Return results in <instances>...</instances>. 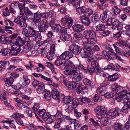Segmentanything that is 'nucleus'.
<instances>
[{"label": "nucleus", "instance_id": "1", "mask_svg": "<svg viewBox=\"0 0 130 130\" xmlns=\"http://www.w3.org/2000/svg\"><path fill=\"white\" fill-rule=\"evenodd\" d=\"M79 69L83 70L84 72H87L86 68L83 65H75L73 63L71 68H67L64 71V74L73 77L72 78L73 81L78 82L81 80L83 77V75L79 72Z\"/></svg>", "mask_w": 130, "mask_h": 130}, {"label": "nucleus", "instance_id": "2", "mask_svg": "<svg viewBox=\"0 0 130 130\" xmlns=\"http://www.w3.org/2000/svg\"><path fill=\"white\" fill-rule=\"evenodd\" d=\"M84 34L85 38L83 39L82 42L93 47L96 51H99L100 48L97 45L95 44L97 42L96 40L95 39L96 36L95 33L92 30H88L84 31Z\"/></svg>", "mask_w": 130, "mask_h": 130}, {"label": "nucleus", "instance_id": "3", "mask_svg": "<svg viewBox=\"0 0 130 130\" xmlns=\"http://www.w3.org/2000/svg\"><path fill=\"white\" fill-rule=\"evenodd\" d=\"M83 44L85 47L82 50L81 48L79 54L82 58H87L90 55L94 53L95 52V50L93 46H91V45H87L84 43L83 42Z\"/></svg>", "mask_w": 130, "mask_h": 130}, {"label": "nucleus", "instance_id": "4", "mask_svg": "<svg viewBox=\"0 0 130 130\" xmlns=\"http://www.w3.org/2000/svg\"><path fill=\"white\" fill-rule=\"evenodd\" d=\"M115 98L118 102H127V100H130V92L127 93L126 91L124 90L115 95Z\"/></svg>", "mask_w": 130, "mask_h": 130}, {"label": "nucleus", "instance_id": "5", "mask_svg": "<svg viewBox=\"0 0 130 130\" xmlns=\"http://www.w3.org/2000/svg\"><path fill=\"white\" fill-rule=\"evenodd\" d=\"M36 32V31L34 28L31 27H29L28 29L26 28H23L22 29V33L25 36L26 41L30 40V38L33 37Z\"/></svg>", "mask_w": 130, "mask_h": 130}, {"label": "nucleus", "instance_id": "6", "mask_svg": "<svg viewBox=\"0 0 130 130\" xmlns=\"http://www.w3.org/2000/svg\"><path fill=\"white\" fill-rule=\"evenodd\" d=\"M107 81L104 82V83L106 82V86L109 84L108 83H107ZM105 86L106 85H104V86L101 85L99 86L97 89V92L101 94L102 95H103L105 97L107 98L113 97L115 94L112 91L111 92H105L106 90Z\"/></svg>", "mask_w": 130, "mask_h": 130}, {"label": "nucleus", "instance_id": "7", "mask_svg": "<svg viewBox=\"0 0 130 130\" xmlns=\"http://www.w3.org/2000/svg\"><path fill=\"white\" fill-rule=\"evenodd\" d=\"M76 11L79 15L84 14L85 16L89 17L93 13V11L92 9L86 8L85 6L79 7L76 9Z\"/></svg>", "mask_w": 130, "mask_h": 130}, {"label": "nucleus", "instance_id": "8", "mask_svg": "<svg viewBox=\"0 0 130 130\" xmlns=\"http://www.w3.org/2000/svg\"><path fill=\"white\" fill-rule=\"evenodd\" d=\"M102 54L107 59L109 60L111 59H117L121 61L123 60L120 55L119 56L117 54H110L108 53V51L107 52L106 51H102Z\"/></svg>", "mask_w": 130, "mask_h": 130}, {"label": "nucleus", "instance_id": "9", "mask_svg": "<svg viewBox=\"0 0 130 130\" xmlns=\"http://www.w3.org/2000/svg\"><path fill=\"white\" fill-rule=\"evenodd\" d=\"M63 59L60 58H57L55 62V63L56 66H60L62 65L64 66V68L66 67H69L68 68H71L72 65L73 64V63L70 60H67L66 61H63Z\"/></svg>", "mask_w": 130, "mask_h": 130}, {"label": "nucleus", "instance_id": "10", "mask_svg": "<svg viewBox=\"0 0 130 130\" xmlns=\"http://www.w3.org/2000/svg\"><path fill=\"white\" fill-rule=\"evenodd\" d=\"M113 45L116 52L118 54L120 53L121 51L118 46H120L123 48H126V47L128 46V44L126 42L122 40H119Z\"/></svg>", "mask_w": 130, "mask_h": 130}, {"label": "nucleus", "instance_id": "11", "mask_svg": "<svg viewBox=\"0 0 130 130\" xmlns=\"http://www.w3.org/2000/svg\"><path fill=\"white\" fill-rule=\"evenodd\" d=\"M73 23V21L72 19L68 16L64 17L62 19L61 21V26L68 28H69L71 27Z\"/></svg>", "mask_w": 130, "mask_h": 130}, {"label": "nucleus", "instance_id": "12", "mask_svg": "<svg viewBox=\"0 0 130 130\" xmlns=\"http://www.w3.org/2000/svg\"><path fill=\"white\" fill-rule=\"evenodd\" d=\"M46 13H41L38 11L34 14L33 18L32 19L34 23H39L41 21L42 17L44 18L46 17Z\"/></svg>", "mask_w": 130, "mask_h": 130}, {"label": "nucleus", "instance_id": "13", "mask_svg": "<svg viewBox=\"0 0 130 130\" xmlns=\"http://www.w3.org/2000/svg\"><path fill=\"white\" fill-rule=\"evenodd\" d=\"M48 27V24L46 20H43L41 21L40 25H38L39 31L40 33L45 32Z\"/></svg>", "mask_w": 130, "mask_h": 130}, {"label": "nucleus", "instance_id": "14", "mask_svg": "<svg viewBox=\"0 0 130 130\" xmlns=\"http://www.w3.org/2000/svg\"><path fill=\"white\" fill-rule=\"evenodd\" d=\"M71 102V103L66 105V110L69 113L71 112L72 111L73 107H76L78 105V101H77L75 99H73Z\"/></svg>", "mask_w": 130, "mask_h": 130}, {"label": "nucleus", "instance_id": "15", "mask_svg": "<svg viewBox=\"0 0 130 130\" xmlns=\"http://www.w3.org/2000/svg\"><path fill=\"white\" fill-rule=\"evenodd\" d=\"M63 83L67 88L70 90L74 89L76 88L77 83L73 80L72 82H69L64 77H62Z\"/></svg>", "mask_w": 130, "mask_h": 130}, {"label": "nucleus", "instance_id": "16", "mask_svg": "<svg viewBox=\"0 0 130 130\" xmlns=\"http://www.w3.org/2000/svg\"><path fill=\"white\" fill-rule=\"evenodd\" d=\"M55 45L54 44H52L50 47V52L47 53V58L50 61L52 60L56 57V56L55 54Z\"/></svg>", "mask_w": 130, "mask_h": 130}, {"label": "nucleus", "instance_id": "17", "mask_svg": "<svg viewBox=\"0 0 130 130\" xmlns=\"http://www.w3.org/2000/svg\"><path fill=\"white\" fill-rule=\"evenodd\" d=\"M38 114L39 116L42 117L44 121L51 116L48 112H46L44 109L39 110L38 111Z\"/></svg>", "mask_w": 130, "mask_h": 130}, {"label": "nucleus", "instance_id": "18", "mask_svg": "<svg viewBox=\"0 0 130 130\" xmlns=\"http://www.w3.org/2000/svg\"><path fill=\"white\" fill-rule=\"evenodd\" d=\"M70 51L75 55L79 54L80 51L81 50V48L79 46L76 44H73L70 46Z\"/></svg>", "mask_w": 130, "mask_h": 130}, {"label": "nucleus", "instance_id": "19", "mask_svg": "<svg viewBox=\"0 0 130 130\" xmlns=\"http://www.w3.org/2000/svg\"><path fill=\"white\" fill-rule=\"evenodd\" d=\"M73 55L71 51H66L59 56V58L63 60H68L73 57Z\"/></svg>", "mask_w": 130, "mask_h": 130}, {"label": "nucleus", "instance_id": "20", "mask_svg": "<svg viewBox=\"0 0 130 130\" xmlns=\"http://www.w3.org/2000/svg\"><path fill=\"white\" fill-rule=\"evenodd\" d=\"M68 1L76 8L80 6L82 2V0H64V1L63 0H61V2L64 3V1L67 2Z\"/></svg>", "mask_w": 130, "mask_h": 130}, {"label": "nucleus", "instance_id": "21", "mask_svg": "<svg viewBox=\"0 0 130 130\" xmlns=\"http://www.w3.org/2000/svg\"><path fill=\"white\" fill-rule=\"evenodd\" d=\"M21 21L19 18L15 19L14 20V22L19 25L21 27L26 28L27 27V24L25 21L26 20H22Z\"/></svg>", "mask_w": 130, "mask_h": 130}, {"label": "nucleus", "instance_id": "22", "mask_svg": "<svg viewBox=\"0 0 130 130\" xmlns=\"http://www.w3.org/2000/svg\"><path fill=\"white\" fill-rule=\"evenodd\" d=\"M95 111L96 114L99 116L104 115L106 112V111L105 108L103 107H97L96 108Z\"/></svg>", "mask_w": 130, "mask_h": 130}, {"label": "nucleus", "instance_id": "23", "mask_svg": "<svg viewBox=\"0 0 130 130\" xmlns=\"http://www.w3.org/2000/svg\"><path fill=\"white\" fill-rule=\"evenodd\" d=\"M127 102L123 103L126 104L124 105L121 110V112L125 113H127L130 110V100H127Z\"/></svg>", "mask_w": 130, "mask_h": 130}, {"label": "nucleus", "instance_id": "24", "mask_svg": "<svg viewBox=\"0 0 130 130\" xmlns=\"http://www.w3.org/2000/svg\"><path fill=\"white\" fill-rule=\"evenodd\" d=\"M80 19L83 24L87 26H89L90 23V21L89 18L84 15L80 16Z\"/></svg>", "mask_w": 130, "mask_h": 130}, {"label": "nucleus", "instance_id": "25", "mask_svg": "<svg viewBox=\"0 0 130 130\" xmlns=\"http://www.w3.org/2000/svg\"><path fill=\"white\" fill-rule=\"evenodd\" d=\"M111 88L112 89V91L115 94H117V92H120L121 90V87L117 83H115L112 85Z\"/></svg>", "mask_w": 130, "mask_h": 130}, {"label": "nucleus", "instance_id": "26", "mask_svg": "<svg viewBox=\"0 0 130 130\" xmlns=\"http://www.w3.org/2000/svg\"><path fill=\"white\" fill-rule=\"evenodd\" d=\"M73 30L76 32H81L85 29L84 27L79 24L74 25L72 26Z\"/></svg>", "mask_w": 130, "mask_h": 130}, {"label": "nucleus", "instance_id": "27", "mask_svg": "<svg viewBox=\"0 0 130 130\" xmlns=\"http://www.w3.org/2000/svg\"><path fill=\"white\" fill-rule=\"evenodd\" d=\"M112 28L113 29H115L117 28V29H119L121 24L120 23L119 21L117 19L112 20Z\"/></svg>", "mask_w": 130, "mask_h": 130}, {"label": "nucleus", "instance_id": "28", "mask_svg": "<svg viewBox=\"0 0 130 130\" xmlns=\"http://www.w3.org/2000/svg\"><path fill=\"white\" fill-rule=\"evenodd\" d=\"M60 38L63 41L70 42L71 41L72 39L70 35L67 34H62L60 36Z\"/></svg>", "mask_w": 130, "mask_h": 130}, {"label": "nucleus", "instance_id": "29", "mask_svg": "<svg viewBox=\"0 0 130 130\" xmlns=\"http://www.w3.org/2000/svg\"><path fill=\"white\" fill-rule=\"evenodd\" d=\"M110 120L109 119L107 118L106 115L105 117L101 118L100 120V121L101 123L102 126L103 127L109 124V121Z\"/></svg>", "mask_w": 130, "mask_h": 130}, {"label": "nucleus", "instance_id": "30", "mask_svg": "<svg viewBox=\"0 0 130 130\" xmlns=\"http://www.w3.org/2000/svg\"><path fill=\"white\" fill-rule=\"evenodd\" d=\"M0 71H3L6 67H7L9 64V62L8 61H2L0 62Z\"/></svg>", "mask_w": 130, "mask_h": 130}, {"label": "nucleus", "instance_id": "31", "mask_svg": "<svg viewBox=\"0 0 130 130\" xmlns=\"http://www.w3.org/2000/svg\"><path fill=\"white\" fill-rule=\"evenodd\" d=\"M103 13L100 15V19L103 22H105L107 20V13L108 12V10H105L103 11Z\"/></svg>", "mask_w": 130, "mask_h": 130}, {"label": "nucleus", "instance_id": "32", "mask_svg": "<svg viewBox=\"0 0 130 130\" xmlns=\"http://www.w3.org/2000/svg\"><path fill=\"white\" fill-rule=\"evenodd\" d=\"M9 39V38H6L4 35H2L0 37V41L1 43L4 44H7L11 43V40H8Z\"/></svg>", "mask_w": 130, "mask_h": 130}, {"label": "nucleus", "instance_id": "33", "mask_svg": "<svg viewBox=\"0 0 130 130\" xmlns=\"http://www.w3.org/2000/svg\"><path fill=\"white\" fill-rule=\"evenodd\" d=\"M99 17L98 14L97 12L94 13L93 15L91 16V20L93 23H96L99 21Z\"/></svg>", "mask_w": 130, "mask_h": 130}, {"label": "nucleus", "instance_id": "34", "mask_svg": "<svg viewBox=\"0 0 130 130\" xmlns=\"http://www.w3.org/2000/svg\"><path fill=\"white\" fill-rule=\"evenodd\" d=\"M6 85L7 87L11 86L14 81V79L12 77H10L9 78H6L4 79Z\"/></svg>", "mask_w": 130, "mask_h": 130}, {"label": "nucleus", "instance_id": "35", "mask_svg": "<svg viewBox=\"0 0 130 130\" xmlns=\"http://www.w3.org/2000/svg\"><path fill=\"white\" fill-rule=\"evenodd\" d=\"M80 99V101L82 102V104L84 105H86L91 101L90 99L89 98L82 97Z\"/></svg>", "mask_w": 130, "mask_h": 130}, {"label": "nucleus", "instance_id": "36", "mask_svg": "<svg viewBox=\"0 0 130 130\" xmlns=\"http://www.w3.org/2000/svg\"><path fill=\"white\" fill-rule=\"evenodd\" d=\"M121 30L125 32L127 36L130 37V24L127 25L125 27L122 28Z\"/></svg>", "mask_w": 130, "mask_h": 130}, {"label": "nucleus", "instance_id": "37", "mask_svg": "<svg viewBox=\"0 0 130 130\" xmlns=\"http://www.w3.org/2000/svg\"><path fill=\"white\" fill-rule=\"evenodd\" d=\"M50 25L52 29L54 30L55 32H58L59 31V26L61 27V26L60 24L56 25L55 24L53 23L51 21V22L50 23Z\"/></svg>", "mask_w": 130, "mask_h": 130}, {"label": "nucleus", "instance_id": "38", "mask_svg": "<svg viewBox=\"0 0 130 130\" xmlns=\"http://www.w3.org/2000/svg\"><path fill=\"white\" fill-rule=\"evenodd\" d=\"M0 99L2 101L3 100H5L4 101V103L6 106L8 108H10L11 109H13V107L10 105V104L9 103H8L7 101V99L4 96H3L1 94H0Z\"/></svg>", "mask_w": 130, "mask_h": 130}, {"label": "nucleus", "instance_id": "39", "mask_svg": "<svg viewBox=\"0 0 130 130\" xmlns=\"http://www.w3.org/2000/svg\"><path fill=\"white\" fill-rule=\"evenodd\" d=\"M89 60L90 62H91V66L95 68L97 67H99V65L98 63L96 61V60L93 58H89Z\"/></svg>", "mask_w": 130, "mask_h": 130}, {"label": "nucleus", "instance_id": "40", "mask_svg": "<svg viewBox=\"0 0 130 130\" xmlns=\"http://www.w3.org/2000/svg\"><path fill=\"white\" fill-rule=\"evenodd\" d=\"M71 98L70 96H66L64 97L63 96V98H62V100L61 101L64 104L67 105L71 102Z\"/></svg>", "mask_w": 130, "mask_h": 130}, {"label": "nucleus", "instance_id": "41", "mask_svg": "<svg viewBox=\"0 0 130 130\" xmlns=\"http://www.w3.org/2000/svg\"><path fill=\"white\" fill-rule=\"evenodd\" d=\"M117 66L116 65H113V64L111 63L110 65H108L106 66L104 68L105 70L113 71L114 70H117Z\"/></svg>", "mask_w": 130, "mask_h": 130}, {"label": "nucleus", "instance_id": "42", "mask_svg": "<svg viewBox=\"0 0 130 130\" xmlns=\"http://www.w3.org/2000/svg\"><path fill=\"white\" fill-rule=\"evenodd\" d=\"M83 83L86 87H91L93 86V83L91 81L87 78L84 79Z\"/></svg>", "mask_w": 130, "mask_h": 130}, {"label": "nucleus", "instance_id": "43", "mask_svg": "<svg viewBox=\"0 0 130 130\" xmlns=\"http://www.w3.org/2000/svg\"><path fill=\"white\" fill-rule=\"evenodd\" d=\"M44 93V97L46 100L50 101L51 98V96L50 92L47 90H45Z\"/></svg>", "mask_w": 130, "mask_h": 130}, {"label": "nucleus", "instance_id": "44", "mask_svg": "<svg viewBox=\"0 0 130 130\" xmlns=\"http://www.w3.org/2000/svg\"><path fill=\"white\" fill-rule=\"evenodd\" d=\"M15 43L20 46H22L24 44V40L20 37H18Z\"/></svg>", "mask_w": 130, "mask_h": 130}, {"label": "nucleus", "instance_id": "45", "mask_svg": "<svg viewBox=\"0 0 130 130\" xmlns=\"http://www.w3.org/2000/svg\"><path fill=\"white\" fill-rule=\"evenodd\" d=\"M112 11L114 15L119 14L121 11V9L118 8L116 6H114L112 8Z\"/></svg>", "mask_w": 130, "mask_h": 130}, {"label": "nucleus", "instance_id": "46", "mask_svg": "<svg viewBox=\"0 0 130 130\" xmlns=\"http://www.w3.org/2000/svg\"><path fill=\"white\" fill-rule=\"evenodd\" d=\"M74 39L76 41H78L82 39L83 36L80 33H77L74 34Z\"/></svg>", "mask_w": 130, "mask_h": 130}, {"label": "nucleus", "instance_id": "47", "mask_svg": "<svg viewBox=\"0 0 130 130\" xmlns=\"http://www.w3.org/2000/svg\"><path fill=\"white\" fill-rule=\"evenodd\" d=\"M63 121H61V120L56 119L55 122V124L54 127L55 129H58L60 127L61 124L62 123Z\"/></svg>", "mask_w": 130, "mask_h": 130}, {"label": "nucleus", "instance_id": "48", "mask_svg": "<svg viewBox=\"0 0 130 130\" xmlns=\"http://www.w3.org/2000/svg\"><path fill=\"white\" fill-rule=\"evenodd\" d=\"M55 117H58L57 119L61 120V121H63V119L65 117L62 115V113L60 111L57 110L56 114L55 115Z\"/></svg>", "mask_w": 130, "mask_h": 130}, {"label": "nucleus", "instance_id": "49", "mask_svg": "<svg viewBox=\"0 0 130 130\" xmlns=\"http://www.w3.org/2000/svg\"><path fill=\"white\" fill-rule=\"evenodd\" d=\"M20 10V18L22 20H27V18L25 14V13L24 14L25 11H24L23 10Z\"/></svg>", "mask_w": 130, "mask_h": 130}, {"label": "nucleus", "instance_id": "50", "mask_svg": "<svg viewBox=\"0 0 130 130\" xmlns=\"http://www.w3.org/2000/svg\"><path fill=\"white\" fill-rule=\"evenodd\" d=\"M118 76L117 74L115 73L112 75H111L108 78V80H109L114 82L117 80L118 78Z\"/></svg>", "mask_w": 130, "mask_h": 130}, {"label": "nucleus", "instance_id": "51", "mask_svg": "<svg viewBox=\"0 0 130 130\" xmlns=\"http://www.w3.org/2000/svg\"><path fill=\"white\" fill-rule=\"evenodd\" d=\"M76 88V92L78 94H80L82 91L83 89L82 87L81 84H80V82L77 83V85Z\"/></svg>", "mask_w": 130, "mask_h": 130}, {"label": "nucleus", "instance_id": "52", "mask_svg": "<svg viewBox=\"0 0 130 130\" xmlns=\"http://www.w3.org/2000/svg\"><path fill=\"white\" fill-rule=\"evenodd\" d=\"M118 54L121 56V57L122 58L123 56H128L130 55V50L127 52L126 51H122L120 53H119Z\"/></svg>", "mask_w": 130, "mask_h": 130}, {"label": "nucleus", "instance_id": "53", "mask_svg": "<svg viewBox=\"0 0 130 130\" xmlns=\"http://www.w3.org/2000/svg\"><path fill=\"white\" fill-rule=\"evenodd\" d=\"M12 117L14 118V119H20L24 117V116L23 115L21 114V113H15L12 116Z\"/></svg>", "mask_w": 130, "mask_h": 130}, {"label": "nucleus", "instance_id": "54", "mask_svg": "<svg viewBox=\"0 0 130 130\" xmlns=\"http://www.w3.org/2000/svg\"><path fill=\"white\" fill-rule=\"evenodd\" d=\"M96 29L97 31H103L105 29V26L102 24H99L96 26Z\"/></svg>", "mask_w": 130, "mask_h": 130}, {"label": "nucleus", "instance_id": "55", "mask_svg": "<svg viewBox=\"0 0 130 130\" xmlns=\"http://www.w3.org/2000/svg\"><path fill=\"white\" fill-rule=\"evenodd\" d=\"M25 66L26 69L28 70H31L32 68H33V69L35 68V66L34 65L33 62L30 61H29L28 63L25 65Z\"/></svg>", "mask_w": 130, "mask_h": 130}, {"label": "nucleus", "instance_id": "56", "mask_svg": "<svg viewBox=\"0 0 130 130\" xmlns=\"http://www.w3.org/2000/svg\"><path fill=\"white\" fill-rule=\"evenodd\" d=\"M112 111L116 117L117 116H119L121 112V110L119 109L117 107L113 110Z\"/></svg>", "mask_w": 130, "mask_h": 130}, {"label": "nucleus", "instance_id": "57", "mask_svg": "<svg viewBox=\"0 0 130 130\" xmlns=\"http://www.w3.org/2000/svg\"><path fill=\"white\" fill-rule=\"evenodd\" d=\"M11 47L12 48L15 50L16 51L19 53L21 50V48L22 46H20V45H17L15 43Z\"/></svg>", "mask_w": 130, "mask_h": 130}, {"label": "nucleus", "instance_id": "58", "mask_svg": "<svg viewBox=\"0 0 130 130\" xmlns=\"http://www.w3.org/2000/svg\"><path fill=\"white\" fill-rule=\"evenodd\" d=\"M45 86L43 84H41L38 86L37 89L38 91L42 93H44L46 89H45Z\"/></svg>", "mask_w": 130, "mask_h": 130}, {"label": "nucleus", "instance_id": "59", "mask_svg": "<svg viewBox=\"0 0 130 130\" xmlns=\"http://www.w3.org/2000/svg\"><path fill=\"white\" fill-rule=\"evenodd\" d=\"M23 80L24 83V85H25V86L28 85L30 83V79L26 76L24 75L23 76Z\"/></svg>", "mask_w": 130, "mask_h": 130}, {"label": "nucleus", "instance_id": "60", "mask_svg": "<svg viewBox=\"0 0 130 130\" xmlns=\"http://www.w3.org/2000/svg\"><path fill=\"white\" fill-rule=\"evenodd\" d=\"M54 118L52 116H51L50 117L48 118L44 121H45L46 123L47 124H51L54 121Z\"/></svg>", "mask_w": 130, "mask_h": 130}, {"label": "nucleus", "instance_id": "61", "mask_svg": "<svg viewBox=\"0 0 130 130\" xmlns=\"http://www.w3.org/2000/svg\"><path fill=\"white\" fill-rule=\"evenodd\" d=\"M122 127V124L120 123H116L114 125V128L116 130H120V129H121V128Z\"/></svg>", "mask_w": 130, "mask_h": 130}, {"label": "nucleus", "instance_id": "62", "mask_svg": "<svg viewBox=\"0 0 130 130\" xmlns=\"http://www.w3.org/2000/svg\"><path fill=\"white\" fill-rule=\"evenodd\" d=\"M24 10L25 14L26 16L27 15L30 16H32L33 15V14L29 10L28 7H26Z\"/></svg>", "mask_w": 130, "mask_h": 130}, {"label": "nucleus", "instance_id": "63", "mask_svg": "<svg viewBox=\"0 0 130 130\" xmlns=\"http://www.w3.org/2000/svg\"><path fill=\"white\" fill-rule=\"evenodd\" d=\"M10 52L9 53V54L11 56H12L16 55L18 53H19L17 51H16L15 50L12 48V47L11 48V49H10Z\"/></svg>", "mask_w": 130, "mask_h": 130}, {"label": "nucleus", "instance_id": "64", "mask_svg": "<svg viewBox=\"0 0 130 130\" xmlns=\"http://www.w3.org/2000/svg\"><path fill=\"white\" fill-rule=\"evenodd\" d=\"M106 115L107 116V118H109L110 120L115 117V115L112 111V110H111L110 112H108Z\"/></svg>", "mask_w": 130, "mask_h": 130}]
</instances>
